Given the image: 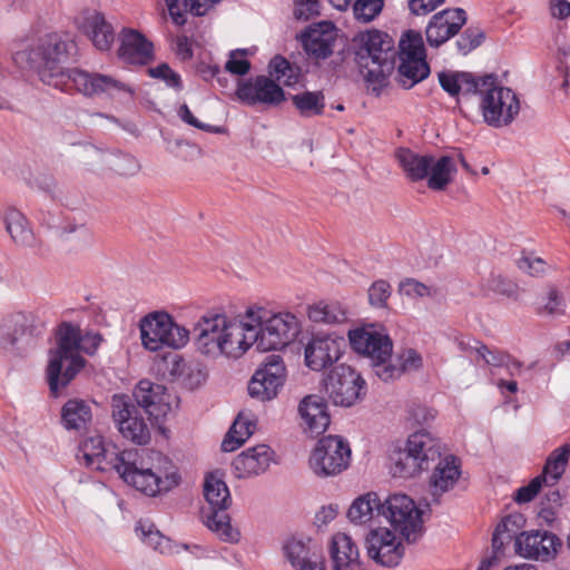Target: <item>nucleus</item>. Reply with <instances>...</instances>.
Returning a JSON list of instances; mask_svg holds the SVG:
<instances>
[{"label":"nucleus","mask_w":570,"mask_h":570,"mask_svg":"<svg viewBox=\"0 0 570 570\" xmlns=\"http://www.w3.org/2000/svg\"><path fill=\"white\" fill-rule=\"evenodd\" d=\"M79 460L100 472H116L129 487L148 498L167 494L181 482L178 466L159 452L119 450L101 435L85 439Z\"/></svg>","instance_id":"1"},{"label":"nucleus","mask_w":570,"mask_h":570,"mask_svg":"<svg viewBox=\"0 0 570 570\" xmlns=\"http://www.w3.org/2000/svg\"><path fill=\"white\" fill-rule=\"evenodd\" d=\"M72 47L73 43L63 36L49 33L40 38L36 46L14 52L12 59L21 69H35L45 85L62 91L75 89L87 97H112L120 92L132 95L126 83L111 76L65 68Z\"/></svg>","instance_id":"2"},{"label":"nucleus","mask_w":570,"mask_h":570,"mask_svg":"<svg viewBox=\"0 0 570 570\" xmlns=\"http://www.w3.org/2000/svg\"><path fill=\"white\" fill-rule=\"evenodd\" d=\"M439 81L451 96H479V109L484 122L494 128L511 125L520 114L518 95L498 82L493 75L476 77L470 72L442 71Z\"/></svg>","instance_id":"3"},{"label":"nucleus","mask_w":570,"mask_h":570,"mask_svg":"<svg viewBox=\"0 0 570 570\" xmlns=\"http://www.w3.org/2000/svg\"><path fill=\"white\" fill-rule=\"evenodd\" d=\"M196 351L207 360H238L249 350L244 314L229 318L224 314H205L194 326Z\"/></svg>","instance_id":"4"},{"label":"nucleus","mask_w":570,"mask_h":570,"mask_svg":"<svg viewBox=\"0 0 570 570\" xmlns=\"http://www.w3.org/2000/svg\"><path fill=\"white\" fill-rule=\"evenodd\" d=\"M102 337L98 333L87 332L71 324H62L58 333V345L49 353L47 376L51 392L57 395L85 366L80 355H92L98 350Z\"/></svg>","instance_id":"5"},{"label":"nucleus","mask_w":570,"mask_h":570,"mask_svg":"<svg viewBox=\"0 0 570 570\" xmlns=\"http://www.w3.org/2000/svg\"><path fill=\"white\" fill-rule=\"evenodd\" d=\"M249 348L268 352L293 343L301 333L299 320L289 312L272 313L263 307H249L244 313Z\"/></svg>","instance_id":"6"},{"label":"nucleus","mask_w":570,"mask_h":570,"mask_svg":"<svg viewBox=\"0 0 570 570\" xmlns=\"http://www.w3.org/2000/svg\"><path fill=\"white\" fill-rule=\"evenodd\" d=\"M348 341L354 352L367 357L373 366L376 367V374L384 381L394 379L399 371L389 365L392 357V340L381 324L370 323L348 331Z\"/></svg>","instance_id":"7"},{"label":"nucleus","mask_w":570,"mask_h":570,"mask_svg":"<svg viewBox=\"0 0 570 570\" xmlns=\"http://www.w3.org/2000/svg\"><path fill=\"white\" fill-rule=\"evenodd\" d=\"M203 492L210 511H203L205 525L224 542L237 543L240 540L239 530L230 522L226 510L232 504V498L226 482L214 472L206 474Z\"/></svg>","instance_id":"8"},{"label":"nucleus","mask_w":570,"mask_h":570,"mask_svg":"<svg viewBox=\"0 0 570 570\" xmlns=\"http://www.w3.org/2000/svg\"><path fill=\"white\" fill-rule=\"evenodd\" d=\"M139 332L142 346L150 352L164 347L180 350L189 342L190 334L165 311H154L141 317Z\"/></svg>","instance_id":"9"},{"label":"nucleus","mask_w":570,"mask_h":570,"mask_svg":"<svg viewBox=\"0 0 570 570\" xmlns=\"http://www.w3.org/2000/svg\"><path fill=\"white\" fill-rule=\"evenodd\" d=\"M353 45L357 63L368 77L379 78L393 68V40L387 33L376 29L360 32Z\"/></svg>","instance_id":"10"},{"label":"nucleus","mask_w":570,"mask_h":570,"mask_svg":"<svg viewBox=\"0 0 570 570\" xmlns=\"http://www.w3.org/2000/svg\"><path fill=\"white\" fill-rule=\"evenodd\" d=\"M351 461L348 443L337 435L322 438L313 449L308 465L321 478L334 476L347 469Z\"/></svg>","instance_id":"11"},{"label":"nucleus","mask_w":570,"mask_h":570,"mask_svg":"<svg viewBox=\"0 0 570 570\" xmlns=\"http://www.w3.org/2000/svg\"><path fill=\"white\" fill-rule=\"evenodd\" d=\"M399 48L400 82L405 88H411L430 73L422 36L413 30L406 31L400 39Z\"/></svg>","instance_id":"12"},{"label":"nucleus","mask_w":570,"mask_h":570,"mask_svg":"<svg viewBox=\"0 0 570 570\" xmlns=\"http://www.w3.org/2000/svg\"><path fill=\"white\" fill-rule=\"evenodd\" d=\"M382 515L399 530L409 542L422 534L423 521L415 502L406 494L395 493L382 502Z\"/></svg>","instance_id":"13"},{"label":"nucleus","mask_w":570,"mask_h":570,"mask_svg":"<svg viewBox=\"0 0 570 570\" xmlns=\"http://www.w3.org/2000/svg\"><path fill=\"white\" fill-rule=\"evenodd\" d=\"M366 383L346 364L333 367L324 380V389L335 405L352 406L365 394Z\"/></svg>","instance_id":"14"},{"label":"nucleus","mask_w":570,"mask_h":570,"mask_svg":"<svg viewBox=\"0 0 570 570\" xmlns=\"http://www.w3.org/2000/svg\"><path fill=\"white\" fill-rule=\"evenodd\" d=\"M112 420L119 433L136 444H146L150 440L148 424L141 415V411L135 405L128 395L116 394L111 400Z\"/></svg>","instance_id":"15"},{"label":"nucleus","mask_w":570,"mask_h":570,"mask_svg":"<svg viewBox=\"0 0 570 570\" xmlns=\"http://www.w3.org/2000/svg\"><path fill=\"white\" fill-rule=\"evenodd\" d=\"M345 338L335 333H316L304 346V363L314 372L335 364L343 355Z\"/></svg>","instance_id":"16"},{"label":"nucleus","mask_w":570,"mask_h":570,"mask_svg":"<svg viewBox=\"0 0 570 570\" xmlns=\"http://www.w3.org/2000/svg\"><path fill=\"white\" fill-rule=\"evenodd\" d=\"M283 551L294 570H325L322 547L311 537L292 535L284 542Z\"/></svg>","instance_id":"17"},{"label":"nucleus","mask_w":570,"mask_h":570,"mask_svg":"<svg viewBox=\"0 0 570 570\" xmlns=\"http://www.w3.org/2000/svg\"><path fill=\"white\" fill-rule=\"evenodd\" d=\"M236 97L245 105L275 107L285 100V92L273 79L257 76L240 80L236 89Z\"/></svg>","instance_id":"18"},{"label":"nucleus","mask_w":570,"mask_h":570,"mask_svg":"<svg viewBox=\"0 0 570 570\" xmlns=\"http://www.w3.org/2000/svg\"><path fill=\"white\" fill-rule=\"evenodd\" d=\"M368 558L383 567H395L404 556L400 539L387 528L371 530L365 539Z\"/></svg>","instance_id":"19"},{"label":"nucleus","mask_w":570,"mask_h":570,"mask_svg":"<svg viewBox=\"0 0 570 570\" xmlns=\"http://www.w3.org/2000/svg\"><path fill=\"white\" fill-rule=\"evenodd\" d=\"M285 374L286 370L281 357L271 356V360L257 370L249 381V395L262 402L273 400L284 384Z\"/></svg>","instance_id":"20"},{"label":"nucleus","mask_w":570,"mask_h":570,"mask_svg":"<svg viewBox=\"0 0 570 570\" xmlns=\"http://www.w3.org/2000/svg\"><path fill=\"white\" fill-rule=\"evenodd\" d=\"M560 548V539L548 531L521 532L515 538V552L527 559L548 562L557 557Z\"/></svg>","instance_id":"21"},{"label":"nucleus","mask_w":570,"mask_h":570,"mask_svg":"<svg viewBox=\"0 0 570 570\" xmlns=\"http://www.w3.org/2000/svg\"><path fill=\"white\" fill-rule=\"evenodd\" d=\"M134 396L138 405L156 420L166 416L171 411L175 402V397L165 386L148 380H141L137 384Z\"/></svg>","instance_id":"22"},{"label":"nucleus","mask_w":570,"mask_h":570,"mask_svg":"<svg viewBox=\"0 0 570 570\" xmlns=\"http://www.w3.org/2000/svg\"><path fill=\"white\" fill-rule=\"evenodd\" d=\"M465 20V11L460 8L435 13L425 30L428 42L433 47L441 46L458 33Z\"/></svg>","instance_id":"23"},{"label":"nucleus","mask_w":570,"mask_h":570,"mask_svg":"<svg viewBox=\"0 0 570 570\" xmlns=\"http://www.w3.org/2000/svg\"><path fill=\"white\" fill-rule=\"evenodd\" d=\"M76 23L90 37L98 50L107 51L111 48L115 40L114 28L101 12L95 9H85L76 18Z\"/></svg>","instance_id":"24"},{"label":"nucleus","mask_w":570,"mask_h":570,"mask_svg":"<svg viewBox=\"0 0 570 570\" xmlns=\"http://www.w3.org/2000/svg\"><path fill=\"white\" fill-rule=\"evenodd\" d=\"M274 462V451L267 444H258L239 453L233 461L237 478H252L268 470Z\"/></svg>","instance_id":"25"},{"label":"nucleus","mask_w":570,"mask_h":570,"mask_svg":"<svg viewBox=\"0 0 570 570\" xmlns=\"http://www.w3.org/2000/svg\"><path fill=\"white\" fill-rule=\"evenodd\" d=\"M118 57L128 65H146L153 59V43L135 29H124L119 35Z\"/></svg>","instance_id":"26"},{"label":"nucleus","mask_w":570,"mask_h":570,"mask_svg":"<svg viewBox=\"0 0 570 570\" xmlns=\"http://www.w3.org/2000/svg\"><path fill=\"white\" fill-rule=\"evenodd\" d=\"M330 557L333 570H364L357 544L344 532L332 537Z\"/></svg>","instance_id":"27"},{"label":"nucleus","mask_w":570,"mask_h":570,"mask_svg":"<svg viewBox=\"0 0 570 570\" xmlns=\"http://www.w3.org/2000/svg\"><path fill=\"white\" fill-rule=\"evenodd\" d=\"M298 413L305 431L312 435L317 436L324 433L330 425L327 404L320 395L305 396L299 402Z\"/></svg>","instance_id":"28"},{"label":"nucleus","mask_w":570,"mask_h":570,"mask_svg":"<svg viewBox=\"0 0 570 570\" xmlns=\"http://www.w3.org/2000/svg\"><path fill=\"white\" fill-rule=\"evenodd\" d=\"M337 30L330 21L311 26L303 36L305 50L316 58L325 59L332 55Z\"/></svg>","instance_id":"29"},{"label":"nucleus","mask_w":570,"mask_h":570,"mask_svg":"<svg viewBox=\"0 0 570 570\" xmlns=\"http://www.w3.org/2000/svg\"><path fill=\"white\" fill-rule=\"evenodd\" d=\"M6 230L19 246L33 247L37 239L27 216L14 207H8L2 215Z\"/></svg>","instance_id":"30"},{"label":"nucleus","mask_w":570,"mask_h":570,"mask_svg":"<svg viewBox=\"0 0 570 570\" xmlns=\"http://www.w3.org/2000/svg\"><path fill=\"white\" fill-rule=\"evenodd\" d=\"M405 445L417 459H422V466L428 470L430 464L441 456V442L431 432L420 430L412 433Z\"/></svg>","instance_id":"31"},{"label":"nucleus","mask_w":570,"mask_h":570,"mask_svg":"<svg viewBox=\"0 0 570 570\" xmlns=\"http://www.w3.org/2000/svg\"><path fill=\"white\" fill-rule=\"evenodd\" d=\"M307 317L313 323L336 325L347 321L348 311L338 301H320L307 307Z\"/></svg>","instance_id":"32"},{"label":"nucleus","mask_w":570,"mask_h":570,"mask_svg":"<svg viewBox=\"0 0 570 570\" xmlns=\"http://www.w3.org/2000/svg\"><path fill=\"white\" fill-rule=\"evenodd\" d=\"M460 475V463L456 458L449 455L441 459L430 479L434 493H443L452 489Z\"/></svg>","instance_id":"33"},{"label":"nucleus","mask_w":570,"mask_h":570,"mask_svg":"<svg viewBox=\"0 0 570 570\" xmlns=\"http://www.w3.org/2000/svg\"><path fill=\"white\" fill-rule=\"evenodd\" d=\"M171 374L177 376L181 385L194 391L206 383L208 368L199 362L186 363L184 360L179 358L174 362Z\"/></svg>","instance_id":"34"},{"label":"nucleus","mask_w":570,"mask_h":570,"mask_svg":"<svg viewBox=\"0 0 570 570\" xmlns=\"http://www.w3.org/2000/svg\"><path fill=\"white\" fill-rule=\"evenodd\" d=\"M396 158L409 179L419 181L428 177L432 155H421L410 149L401 148L396 153Z\"/></svg>","instance_id":"35"},{"label":"nucleus","mask_w":570,"mask_h":570,"mask_svg":"<svg viewBox=\"0 0 570 570\" xmlns=\"http://www.w3.org/2000/svg\"><path fill=\"white\" fill-rule=\"evenodd\" d=\"M382 514V502L376 493L358 497L348 509L347 517L355 524H365Z\"/></svg>","instance_id":"36"},{"label":"nucleus","mask_w":570,"mask_h":570,"mask_svg":"<svg viewBox=\"0 0 570 570\" xmlns=\"http://www.w3.org/2000/svg\"><path fill=\"white\" fill-rule=\"evenodd\" d=\"M254 430L255 422L252 415L240 412L222 442L223 451L233 452L240 448L253 434Z\"/></svg>","instance_id":"37"},{"label":"nucleus","mask_w":570,"mask_h":570,"mask_svg":"<svg viewBox=\"0 0 570 570\" xmlns=\"http://www.w3.org/2000/svg\"><path fill=\"white\" fill-rule=\"evenodd\" d=\"M390 460V471L393 476L404 479L414 478L425 470L422 466V459L415 458L406 445L403 449L393 451Z\"/></svg>","instance_id":"38"},{"label":"nucleus","mask_w":570,"mask_h":570,"mask_svg":"<svg viewBox=\"0 0 570 570\" xmlns=\"http://www.w3.org/2000/svg\"><path fill=\"white\" fill-rule=\"evenodd\" d=\"M91 406L83 400H69L61 410V421L67 430H80L91 421Z\"/></svg>","instance_id":"39"},{"label":"nucleus","mask_w":570,"mask_h":570,"mask_svg":"<svg viewBox=\"0 0 570 570\" xmlns=\"http://www.w3.org/2000/svg\"><path fill=\"white\" fill-rule=\"evenodd\" d=\"M456 173V166L452 157L432 156L431 166L428 175V186L433 190H443L452 180Z\"/></svg>","instance_id":"40"},{"label":"nucleus","mask_w":570,"mask_h":570,"mask_svg":"<svg viewBox=\"0 0 570 570\" xmlns=\"http://www.w3.org/2000/svg\"><path fill=\"white\" fill-rule=\"evenodd\" d=\"M29 318V314L18 312L8 315L1 321L0 346L2 348L8 350L17 343L18 336L22 334Z\"/></svg>","instance_id":"41"},{"label":"nucleus","mask_w":570,"mask_h":570,"mask_svg":"<svg viewBox=\"0 0 570 570\" xmlns=\"http://www.w3.org/2000/svg\"><path fill=\"white\" fill-rule=\"evenodd\" d=\"M104 163L111 171L121 177H132L141 169L140 163L135 156L122 151L105 154Z\"/></svg>","instance_id":"42"},{"label":"nucleus","mask_w":570,"mask_h":570,"mask_svg":"<svg viewBox=\"0 0 570 570\" xmlns=\"http://www.w3.org/2000/svg\"><path fill=\"white\" fill-rule=\"evenodd\" d=\"M570 454V446L563 445L554 450L548 458L543 472L539 476H543V483L548 487H552L564 473L568 459Z\"/></svg>","instance_id":"43"},{"label":"nucleus","mask_w":570,"mask_h":570,"mask_svg":"<svg viewBox=\"0 0 570 570\" xmlns=\"http://www.w3.org/2000/svg\"><path fill=\"white\" fill-rule=\"evenodd\" d=\"M535 309L542 316L563 315L566 311L564 298L558 288L550 286L538 297Z\"/></svg>","instance_id":"44"},{"label":"nucleus","mask_w":570,"mask_h":570,"mask_svg":"<svg viewBox=\"0 0 570 570\" xmlns=\"http://www.w3.org/2000/svg\"><path fill=\"white\" fill-rule=\"evenodd\" d=\"M293 104L303 117H314L323 114L325 99L320 91H304L292 97Z\"/></svg>","instance_id":"45"},{"label":"nucleus","mask_w":570,"mask_h":570,"mask_svg":"<svg viewBox=\"0 0 570 570\" xmlns=\"http://www.w3.org/2000/svg\"><path fill=\"white\" fill-rule=\"evenodd\" d=\"M269 75L278 85L291 87L299 80V69L289 63L285 58L276 56L269 62Z\"/></svg>","instance_id":"46"},{"label":"nucleus","mask_w":570,"mask_h":570,"mask_svg":"<svg viewBox=\"0 0 570 570\" xmlns=\"http://www.w3.org/2000/svg\"><path fill=\"white\" fill-rule=\"evenodd\" d=\"M520 521L521 517L519 515H508L495 527L492 537V547L495 551H500L514 537H518L517 531L519 529Z\"/></svg>","instance_id":"47"},{"label":"nucleus","mask_w":570,"mask_h":570,"mask_svg":"<svg viewBox=\"0 0 570 570\" xmlns=\"http://www.w3.org/2000/svg\"><path fill=\"white\" fill-rule=\"evenodd\" d=\"M136 533L142 542L154 550L164 552L168 547V540L149 521L140 520L136 525Z\"/></svg>","instance_id":"48"},{"label":"nucleus","mask_w":570,"mask_h":570,"mask_svg":"<svg viewBox=\"0 0 570 570\" xmlns=\"http://www.w3.org/2000/svg\"><path fill=\"white\" fill-rule=\"evenodd\" d=\"M383 9V0H355L353 11L356 20L371 22Z\"/></svg>","instance_id":"49"},{"label":"nucleus","mask_w":570,"mask_h":570,"mask_svg":"<svg viewBox=\"0 0 570 570\" xmlns=\"http://www.w3.org/2000/svg\"><path fill=\"white\" fill-rule=\"evenodd\" d=\"M392 294V287L389 282L384 279L375 281L368 288V303L375 308L387 307V301Z\"/></svg>","instance_id":"50"},{"label":"nucleus","mask_w":570,"mask_h":570,"mask_svg":"<svg viewBox=\"0 0 570 570\" xmlns=\"http://www.w3.org/2000/svg\"><path fill=\"white\" fill-rule=\"evenodd\" d=\"M247 49H236L229 52L225 63V71L235 76H245L250 70V62L246 58Z\"/></svg>","instance_id":"51"},{"label":"nucleus","mask_w":570,"mask_h":570,"mask_svg":"<svg viewBox=\"0 0 570 570\" xmlns=\"http://www.w3.org/2000/svg\"><path fill=\"white\" fill-rule=\"evenodd\" d=\"M148 73L150 77L164 81L169 88L180 90L183 87L180 76L167 63H161L155 68H149Z\"/></svg>","instance_id":"52"},{"label":"nucleus","mask_w":570,"mask_h":570,"mask_svg":"<svg viewBox=\"0 0 570 570\" xmlns=\"http://www.w3.org/2000/svg\"><path fill=\"white\" fill-rule=\"evenodd\" d=\"M475 353L482 358L488 365L493 367H503L504 364H509L510 355L499 350H490L484 344L478 343L474 347Z\"/></svg>","instance_id":"53"},{"label":"nucleus","mask_w":570,"mask_h":570,"mask_svg":"<svg viewBox=\"0 0 570 570\" xmlns=\"http://www.w3.org/2000/svg\"><path fill=\"white\" fill-rule=\"evenodd\" d=\"M399 291L401 295L409 298H423L432 295L431 287L414 278H406L401 282Z\"/></svg>","instance_id":"54"},{"label":"nucleus","mask_w":570,"mask_h":570,"mask_svg":"<svg viewBox=\"0 0 570 570\" xmlns=\"http://www.w3.org/2000/svg\"><path fill=\"white\" fill-rule=\"evenodd\" d=\"M518 266L521 271L532 276L543 275L550 269V266L542 258L533 254L522 256L518 261Z\"/></svg>","instance_id":"55"},{"label":"nucleus","mask_w":570,"mask_h":570,"mask_svg":"<svg viewBox=\"0 0 570 570\" xmlns=\"http://www.w3.org/2000/svg\"><path fill=\"white\" fill-rule=\"evenodd\" d=\"M543 481V476H535L529 484L519 488L514 494V501L519 504L531 502L544 484Z\"/></svg>","instance_id":"56"},{"label":"nucleus","mask_w":570,"mask_h":570,"mask_svg":"<svg viewBox=\"0 0 570 570\" xmlns=\"http://www.w3.org/2000/svg\"><path fill=\"white\" fill-rule=\"evenodd\" d=\"M400 361L401 367L394 366L399 371V373L395 374L394 377L399 376L401 372L417 371L423 366V358L421 354L413 348L403 351L402 354L400 355Z\"/></svg>","instance_id":"57"},{"label":"nucleus","mask_w":570,"mask_h":570,"mask_svg":"<svg viewBox=\"0 0 570 570\" xmlns=\"http://www.w3.org/2000/svg\"><path fill=\"white\" fill-rule=\"evenodd\" d=\"M220 0H181L180 6L184 18L186 19L187 12L197 17L204 16Z\"/></svg>","instance_id":"58"},{"label":"nucleus","mask_w":570,"mask_h":570,"mask_svg":"<svg viewBox=\"0 0 570 570\" xmlns=\"http://www.w3.org/2000/svg\"><path fill=\"white\" fill-rule=\"evenodd\" d=\"M178 117L189 126L200 129L206 132H222L220 127H215L205 122L199 121L190 111L187 105H181L177 110Z\"/></svg>","instance_id":"59"},{"label":"nucleus","mask_w":570,"mask_h":570,"mask_svg":"<svg viewBox=\"0 0 570 570\" xmlns=\"http://www.w3.org/2000/svg\"><path fill=\"white\" fill-rule=\"evenodd\" d=\"M318 13L317 0H298L295 2L294 16L298 20H308Z\"/></svg>","instance_id":"60"},{"label":"nucleus","mask_w":570,"mask_h":570,"mask_svg":"<svg viewBox=\"0 0 570 570\" xmlns=\"http://www.w3.org/2000/svg\"><path fill=\"white\" fill-rule=\"evenodd\" d=\"M482 38L483 35L479 31L465 30L456 42L460 52L463 55L469 53L481 43Z\"/></svg>","instance_id":"61"},{"label":"nucleus","mask_w":570,"mask_h":570,"mask_svg":"<svg viewBox=\"0 0 570 570\" xmlns=\"http://www.w3.org/2000/svg\"><path fill=\"white\" fill-rule=\"evenodd\" d=\"M435 411L425 406L415 404L409 409V417L416 424H428L435 419Z\"/></svg>","instance_id":"62"},{"label":"nucleus","mask_w":570,"mask_h":570,"mask_svg":"<svg viewBox=\"0 0 570 570\" xmlns=\"http://www.w3.org/2000/svg\"><path fill=\"white\" fill-rule=\"evenodd\" d=\"M445 0H409V9L415 16H426Z\"/></svg>","instance_id":"63"},{"label":"nucleus","mask_w":570,"mask_h":570,"mask_svg":"<svg viewBox=\"0 0 570 570\" xmlns=\"http://www.w3.org/2000/svg\"><path fill=\"white\" fill-rule=\"evenodd\" d=\"M550 11L552 17L564 19L570 16V0H551Z\"/></svg>","instance_id":"64"}]
</instances>
